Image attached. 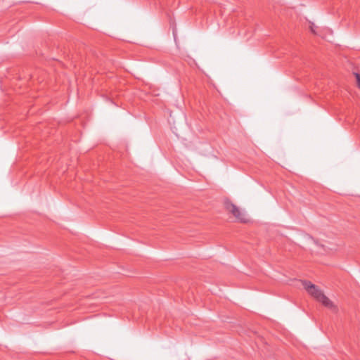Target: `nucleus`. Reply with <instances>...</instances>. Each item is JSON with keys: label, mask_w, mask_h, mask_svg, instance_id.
<instances>
[{"label": "nucleus", "mask_w": 360, "mask_h": 360, "mask_svg": "<svg viewBox=\"0 0 360 360\" xmlns=\"http://www.w3.org/2000/svg\"><path fill=\"white\" fill-rule=\"evenodd\" d=\"M317 27L314 25V23H311V25H310V30L312 33H314V34H318V33L316 32V29Z\"/></svg>", "instance_id": "nucleus-3"}, {"label": "nucleus", "mask_w": 360, "mask_h": 360, "mask_svg": "<svg viewBox=\"0 0 360 360\" xmlns=\"http://www.w3.org/2000/svg\"><path fill=\"white\" fill-rule=\"evenodd\" d=\"M224 204L225 210L228 212L231 213L235 217L237 221L241 223L248 222V219L247 218L246 214L240 207L233 204L230 200H225Z\"/></svg>", "instance_id": "nucleus-2"}, {"label": "nucleus", "mask_w": 360, "mask_h": 360, "mask_svg": "<svg viewBox=\"0 0 360 360\" xmlns=\"http://www.w3.org/2000/svg\"><path fill=\"white\" fill-rule=\"evenodd\" d=\"M302 285L306 291L316 301L321 302L324 307L333 312L338 311V307L328 297L323 291L316 285L309 281H302Z\"/></svg>", "instance_id": "nucleus-1"}, {"label": "nucleus", "mask_w": 360, "mask_h": 360, "mask_svg": "<svg viewBox=\"0 0 360 360\" xmlns=\"http://www.w3.org/2000/svg\"><path fill=\"white\" fill-rule=\"evenodd\" d=\"M355 77L356 79V84L358 87L360 89V74L354 73Z\"/></svg>", "instance_id": "nucleus-4"}]
</instances>
